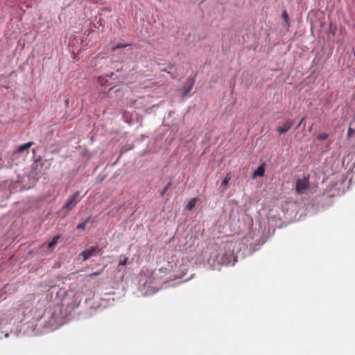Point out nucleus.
<instances>
[{
    "mask_svg": "<svg viewBox=\"0 0 355 355\" xmlns=\"http://www.w3.org/2000/svg\"><path fill=\"white\" fill-rule=\"evenodd\" d=\"M310 186L309 179L308 177H304L302 179H297L296 182L295 191L297 194H303L305 191L309 189Z\"/></svg>",
    "mask_w": 355,
    "mask_h": 355,
    "instance_id": "f257e3e1",
    "label": "nucleus"
},
{
    "mask_svg": "<svg viewBox=\"0 0 355 355\" xmlns=\"http://www.w3.org/2000/svg\"><path fill=\"white\" fill-rule=\"evenodd\" d=\"M79 196L80 191L75 192L62 206V209H71L73 207H74L76 203L80 201Z\"/></svg>",
    "mask_w": 355,
    "mask_h": 355,
    "instance_id": "f03ea898",
    "label": "nucleus"
},
{
    "mask_svg": "<svg viewBox=\"0 0 355 355\" xmlns=\"http://www.w3.org/2000/svg\"><path fill=\"white\" fill-rule=\"evenodd\" d=\"M101 249L97 246L91 247L90 248L83 251L80 255L83 257V260L85 261L90 258L92 256H94L96 254L99 253Z\"/></svg>",
    "mask_w": 355,
    "mask_h": 355,
    "instance_id": "7ed1b4c3",
    "label": "nucleus"
},
{
    "mask_svg": "<svg viewBox=\"0 0 355 355\" xmlns=\"http://www.w3.org/2000/svg\"><path fill=\"white\" fill-rule=\"evenodd\" d=\"M195 80L193 77H189L186 85L183 87L182 96L184 97L191 91Z\"/></svg>",
    "mask_w": 355,
    "mask_h": 355,
    "instance_id": "20e7f679",
    "label": "nucleus"
},
{
    "mask_svg": "<svg viewBox=\"0 0 355 355\" xmlns=\"http://www.w3.org/2000/svg\"><path fill=\"white\" fill-rule=\"evenodd\" d=\"M293 124V121L288 120L284 123V125L282 126L278 127L277 130L281 135L284 134V133L287 132L291 129Z\"/></svg>",
    "mask_w": 355,
    "mask_h": 355,
    "instance_id": "39448f33",
    "label": "nucleus"
},
{
    "mask_svg": "<svg viewBox=\"0 0 355 355\" xmlns=\"http://www.w3.org/2000/svg\"><path fill=\"white\" fill-rule=\"evenodd\" d=\"M33 145V142L29 141L28 143L24 144L19 146H18L16 149L17 153H22L25 150H28Z\"/></svg>",
    "mask_w": 355,
    "mask_h": 355,
    "instance_id": "423d86ee",
    "label": "nucleus"
},
{
    "mask_svg": "<svg viewBox=\"0 0 355 355\" xmlns=\"http://www.w3.org/2000/svg\"><path fill=\"white\" fill-rule=\"evenodd\" d=\"M265 173V168L263 165L259 166L257 169L253 173V178L263 177Z\"/></svg>",
    "mask_w": 355,
    "mask_h": 355,
    "instance_id": "0eeeda50",
    "label": "nucleus"
},
{
    "mask_svg": "<svg viewBox=\"0 0 355 355\" xmlns=\"http://www.w3.org/2000/svg\"><path fill=\"white\" fill-rule=\"evenodd\" d=\"M114 73H111L110 75H105V76H101L98 77V83L101 85H105L106 83L107 82V78L111 77Z\"/></svg>",
    "mask_w": 355,
    "mask_h": 355,
    "instance_id": "6e6552de",
    "label": "nucleus"
},
{
    "mask_svg": "<svg viewBox=\"0 0 355 355\" xmlns=\"http://www.w3.org/2000/svg\"><path fill=\"white\" fill-rule=\"evenodd\" d=\"M196 202H197V200L196 198H192L187 204V205L186 207L187 209L189 211L192 210L193 209V207L196 206Z\"/></svg>",
    "mask_w": 355,
    "mask_h": 355,
    "instance_id": "1a4fd4ad",
    "label": "nucleus"
},
{
    "mask_svg": "<svg viewBox=\"0 0 355 355\" xmlns=\"http://www.w3.org/2000/svg\"><path fill=\"white\" fill-rule=\"evenodd\" d=\"M90 217L87 218L83 223L78 224L76 227L78 230H83L85 229L87 224L89 223Z\"/></svg>",
    "mask_w": 355,
    "mask_h": 355,
    "instance_id": "9d476101",
    "label": "nucleus"
},
{
    "mask_svg": "<svg viewBox=\"0 0 355 355\" xmlns=\"http://www.w3.org/2000/svg\"><path fill=\"white\" fill-rule=\"evenodd\" d=\"M59 239L60 236H54L53 240L48 243V248H52L53 247H54L58 243Z\"/></svg>",
    "mask_w": 355,
    "mask_h": 355,
    "instance_id": "9b49d317",
    "label": "nucleus"
},
{
    "mask_svg": "<svg viewBox=\"0 0 355 355\" xmlns=\"http://www.w3.org/2000/svg\"><path fill=\"white\" fill-rule=\"evenodd\" d=\"M231 178H232L231 175L230 173L227 174L225 178L222 181L221 185L224 186V187H226L227 185H228Z\"/></svg>",
    "mask_w": 355,
    "mask_h": 355,
    "instance_id": "f8f14e48",
    "label": "nucleus"
},
{
    "mask_svg": "<svg viewBox=\"0 0 355 355\" xmlns=\"http://www.w3.org/2000/svg\"><path fill=\"white\" fill-rule=\"evenodd\" d=\"M127 46H128V44H125L118 43V44L113 45L112 51H114L115 50H116L118 49L125 48Z\"/></svg>",
    "mask_w": 355,
    "mask_h": 355,
    "instance_id": "ddd939ff",
    "label": "nucleus"
},
{
    "mask_svg": "<svg viewBox=\"0 0 355 355\" xmlns=\"http://www.w3.org/2000/svg\"><path fill=\"white\" fill-rule=\"evenodd\" d=\"M40 161H41V158H40V157H39L38 159H37L35 161L34 164H33V168L35 170L38 169V172H40V171H41V168H42V164H41L40 168H38V164H37V163H38V162H40Z\"/></svg>",
    "mask_w": 355,
    "mask_h": 355,
    "instance_id": "4468645a",
    "label": "nucleus"
},
{
    "mask_svg": "<svg viewBox=\"0 0 355 355\" xmlns=\"http://www.w3.org/2000/svg\"><path fill=\"white\" fill-rule=\"evenodd\" d=\"M171 185V184L168 183L166 186H165L164 187V189L160 191V195L164 196L165 194V193L166 192V191L169 189Z\"/></svg>",
    "mask_w": 355,
    "mask_h": 355,
    "instance_id": "2eb2a0df",
    "label": "nucleus"
},
{
    "mask_svg": "<svg viewBox=\"0 0 355 355\" xmlns=\"http://www.w3.org/2000/svg\"><path fill=\"white\" fill-rule=\"evenodd\" d=\"M328 138V135L327 133H322L318 136V139L319 140H325Z\"/></svg>",
    "mask_w": 355,
    "mask_h": 355,
    "instance_id": "dca6fc26",
    "label": "nucleus"
},
{
    "mask_svg": "<svg viewBox=\"0 0 355 355\" xmlns=\"http://www.w3.org/2000/svg\"><path fill=\"white\" fill-rule=\"evenodd\" d=\"M354 134H355V130L352 128H349L348 131H347V137H350L353 136Z\"/></svg>",
    "mask_w": 355,
    "mask_h": 355,
    "instance_id": "f3484780",
    "label": "nucleus"
},
{
    "mask_svg": "<svg viewBox=\"0 0 355 355\" xmlns=\"http://www.w3.org/2000/svg\"><path fill=\"white\" fill-rule=\"evenodd\" d=\"M128 257H124L123 260H121L119 262V266H125L127 264L128 262Z\"/></svg>",
    "mask_w": 355,
    "mask_h": 355,
    "instance_id": "a211bd4d",
    "label": "nucleus"
},
{
    "mask_svg": "<svg viewBox=\"0 0 355 355\" xmlns=\"http://www.w3.org/2000/svg\"><path fill=\"white\" fill-rule=\"evenodd\" d=\"M282 18L286 21H288V15L286 12V11H284L282 13Z\"/></svg>",
    "mask_w": 355,
    "mask_h": 355,
    "instance_id": "6ab92c4d",
    "label": "nucleus"
},
{
    "mask_svg": "<svg viewBox=\"0 0 355 355\" xmlns=\"http://www.w3.org/2000/svg\"><path fill=\"white\" fill-rule=\"evenodd\" d=\"M102 273V270L99 271V272H93L90 275H89V277H94V276H97V275H99Z\"/></svg>",
    "mask_w": 355,
    "mask_h": 355,
    "instance_id": "aec40b11",
    "label": "nucleus"
},
{
    "mask_svg": "<svg viewBox=\"0 0 355 355\" xmlns=\"http://www.w3.org/2000/svg\"><path fill=\"white\" fill-rule=\"evenodd\" d=\"M304 118H303V119H302V120H301L300 123H299V125L297 126V128H298V127L301 125V123H302V121H304Z\"/></svg>",
    "mask_w": 355,
    "mask_h": 355,
    "instance_id": "412c9836",
    "label": "nucleus"
},
{
    "mask_svg": "<svg viewBox=\"0 0 355 355\" xmlns=\"http://www.w3.org/2000/svg\"><path fill=\"white\" fill-rule=\"evenodd\" d=\"M162 71L167 72L168 73H171L169 71H167L166 69H162Z\"/></svg>",
    "mask_w": 355,
    "mask_h": 355,
    "instance_id": "4be33fe9",
    "label": "nucleus"
},
{
    "mask_svg": "<svg viewBox=\"0 0 355 355\" xmlns=\"http://www.w3.org/2000/svg\"><path fill=\"white\" fill-rule=\"evenodd\" d=\"M173 64H170L169 67L170 69L173 68Z\"/></svg>",
    "mask_w": 355,
    "mask_h": 355,
    "instance_id": "5701e85b",
    "label": "nucleus"
}]
</instances>
